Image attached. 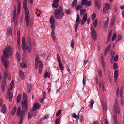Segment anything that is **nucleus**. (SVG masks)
Here are the masks:
<instances>
[{"mask_svg": "<svg viewBox=\"0 0 124 124\" xmlns=\"http://www.w3.org/2000/svg\"><path fill=\"white\" fill-rule=\"evenodd\" d=\"M3 56L5 58L9 57L11 55L12 48L11 46H9L6 48L3 52Z\"/></svg>", "mask_w": 124, "mask_h": 124, "instance_id": "4", "label": "nucleus"}, {"mask_svg": "<svg viewBox=\"0 0 124 124\" xmlns=\"http://www.w3.org/2000/svg\"><path fill=\"white\" fill-rule=\"evenodd\" d=\"M108 22L107 21H105L104 24V28L105 31H106V29L107 28L108 25Z\"/></svg>", "mask_w": 124, "mask_h": 124, "instance_id": "30", "label": "nucleus"}, {"mask_svg": "<svg viewBox=\"0 0 124 124\" xmlns=\"http://www.w3.org/2000/svg\"><path fill=\"white\" fill-rule=\"evenodd\" d=\"M21 67L22 68H24L27 67V65L26 63L22 62L20 63Z\"/></svg>", "mask_w": 124, "mask_h": 124, "instance_id": "28", "label": "nucleus"}, {"mask_svg": "<svg viewBox=\"0 0 124 124\" xmlns=\"http://www.w3.org/2000/svg\"><path fill=\"white\" fill-rule=\"evenodd\" d=\"M24 13L26 16L25 17V20L26 22V27L29 26V19L28 16L29 15V11L28 8H24Z\"/></svg>", "mask_w": 124, "mask_h": 124, "instance_id": "6", "label": "nucleus"}, {"mask_svg": "<svg viewBox=\"0 0 124 124\" xmlns=\"http://www.w3.org/2000/svg\"><path fill=\"white\" fill-rule=\"evenodd\" d=\"M98 23L97 20V19H95V20L93 22V25L95 27H96Z\"/></svg>", "mask_w": 124, "mask_h": 124, "instance_id": "43", "label": "nucleus"}, {"mask_svg": "<svg viewBox=\"0 0 124 124\" xmlns=\"http://www.w3.org/2000/svg\"><path fill=\"white\" fill-rule=\"evenodd\" d=\"M17 103H19L21 100V96L20 94H19L17 97Z\"/></svg>", "mask_w": 124, "mask_h": 124, "instance_id": "40", "label": "nucleus"}, {"mask_svg": "<svg viewBox=\"0 0 124 124\" xmlns=\"http://www.w3.org/2000/svg\"><path fill=\"white\" fill-rule=\"evenodd\" d=\"M43 68L42 63V62L39 61V71L40 74L42 73V71Z\"/></svg>", "mask_w": 124, "mask_h": 124, "instance_id": "14", "label": "nucleus"}, {"mask_svg": "<svg viewBox=\"0 0 124 124\" xmlns=\"http://www.w3.org/2000/svg\"><path fill=\"white\" fill-rule=\"evenodd\" d=\"M14 9L13 11V14H16V6L14 5Z\"/></svg>", "mask_w": 124, "mask_h": 124, "instance_id": "58", "label": "nucleus"}, {"mask_svg": "<svg viewBox=\"0 0 124 124\" xmlns=\"http://www.w3.org/2000/svg\"><path fill=\"white\" fill-rule=\"evenodd\" d=\"M8 76V73L7 72V71H5V74L4 75V78L5 79H6V77H7Z\"/></svg>", "mask_w": 124, "mask_h": 124, "instance_id": "60", "label": "nucleus"}, {"mask_svg": "<svg viewBox=\"0 0 124 124\" xmlns=\"http://www.w3.org/2000/svg\"><path fill=\"white\" fill-rule=\"evenodd\" d=\"M117 11V7L116 5H115L114 6V12L116 13Z\"/></svg>", "mask_w": 124, "mask_h": 124, "instance_id": "54", "label": "nucleus"}, {"mask_svg": "<svg viewBox=\"0 0 124 124\" xmlns=\"http://www.w3.org/2000/svg\"><path fill=\"white\" fill-rule=\"evenodd\" d=\"M26 48H27V49L28 51L30 53L31 52V44H29L28 46H26Z\"/></svg>", "mask_w": 124, "mask_h": 124, "instance_id": "34", "label": "nucleus"}, {"mask_svg": "<svg viewBox=\"0 0 124 124\" xmlns=\"http://www.w3.org/2000/svg\"><path fill=\"white\" fill-rule=\"evenodd\" d=\"M87 13H85L83 16L82 19L86 21L87 18Z\"/></svg>", "mask_w": 124, "mask_h": 124, "instance_id": "36", "label": "nucleus"}, {"mask_svg": "<svg viewBox=\"0 0 124 124\" xmlns=\"http://www.w3.org/2000/svg\"><path fill=\"white\" fill-rule=\"evenodd\" d=\"M61 110L60 109L56 113V116H58L61 114Z\"/></svg>", "mask_w": 124, "mask_h": 124, "instance_id": "52", "label": "nucleus"}, {"mask_svg": "<svg viewBox=\"0 0 124 124\" xmlns=\"http://www.w3.org/2000/svg\"><path fill=\"white\" fill-rule=\"evenodd\" d=\"M71 13V9H69L68 10H65V13L69 15Z\"/></svg>", "mask_w": 124, "mask_h": 124, "instance_id": "45", "label": "nucleus"}, {"mask_svg": "<svg viewBox=\"0 0 124 124\" xmlns=\"http://www.w3.org/2000/svg\"><path fill=\"white\" fill-rule=\"evenodd\" d=\"M115 20L114 18H113L111 19L110 22V27H112L113 26V25L114 24L115 22Z\"/></svg>", "mask_w": 124, "mask_h": 124, "instance_id": "22", "label": "nucleus"}, {"mask_svg": "<svg viewBox=\"0 0 124 124\" xmlns=\"http://www.w3.org/2000/svg\"><path fill=\"white\" fill-rule=\"evenodd\" d=\"M19 74L22 80H23L24 79V74L21 70L19 71Z\"/></svg>", "mask_w": 124, "mask_h": 124, "instance_id": "16", "label": "nucleus"}, {"mask_svg": "<svg viewBox=\"0 0 124 124\" xmlns=\"http://www.w3.org/2000/svg\"><path fill=\"white\" fill-rule=\"evenodd\" d=\"M17 38H20V32L19 30H18L17 31Z\"/></svg>", "mask_w": 124, "mask_h": 124, "instance_id": "63", "label": "nucleus"}, {"mask_svg": "<svg viewBox=\"0 0 124 124\" xmlns=\"http://www.w3.org/2000/svg\"><path fill=\"white\" fill-rule=\"evenodd\" d=\"M87 1V0H82L81 1V4L83 6L86 4V3Z\"/></svg>", "mask_w": 124, "mask_h": 124, "instance_id": "41", "label": "nucleus"}, {"mask_svg": "<svg viewBox=\"0 0 124 124\" xmlns=\"http://www.w3.org/2000/svg\"><path fill=\"white\" fill-rule=\"evenodd\" d=\"M15 56L17 61L19 62L20 61L21 59L20 55L18 52L16 53Z\"/></svg>", "mask_w": 124, "mask_h": 124, "instance_id": "19", "label": "nucleus"}, {"mask_svg": "<svg viewBox=\"0 0 124 124\" xmlns=\"http://www.w3.org/2000/svg\"><path fill=\"white\" fill-rule=\"evenodd\" d=\"M54 14L55 15V18L57 19H62L64 15L63 9L60 7H59L58 8L55 10Z\"/></svg>", "mask_w": 124, "mask_h": 124, "instance_id": "1", "label": "nucleus"}, {"mask_svg": "<svg viewBox=\"0 0 124 124\" xmlns=\"http://www.w3.org/2000/svg\"><path fill=\"white\" fill-rule=\"evenodd\" d=\"M119 87L117 88V90L116 92V94L117 96H119Z\"/></svg>", "mask_w": 124, "mask_h": 124, "instance_id": "57", "label": "nucleus"}, {"mask_svg": "<svg viewBox=\"0 0 124 124\" xmlns=\"http://www.w3.org/2000/svg\"><path fill=\"white\" fill-rule=\"evenodd\" d=\"M96 18V14L95 13H93L92 15V20L93 21Z\"/></svg>", "mask_w": 124, "mask_h": 124, "instance_id": "47", "label": "nucleus"}, {"mask_svg": "<svg viewBox=\"0 0 124 124\" xmlns=\"http://www.w3.org/2000/svg\"><path fill=\"white\" fill-rule=\"evenodd\" d=\"M38 66V58L36 57L35 59V69L36 70H37Z\"/></svg>", "mask_w": 124, "mask_h": 124, "instance_id": "25", "label": "nucleus"}, {"mask_svg": "<svg viewBox=\"0 0 124 124\" xmlns=\"http://www.w3.org/2000/svg\"><path fill=\"white\" fill-rule=\"evenodd\" d=\"M24 101H21L22 108L23 111H27L28 109V104L27 97L23 98Z\"/></svg>", "mask_w": 124, "mask_h": 124, "instance_id": "5", "label": "nucleus"}, {"mask_svg": "<svg viewBox=\"0 0 124 124\" xmlns=\"http://www.w3.org/2000/svg\"><path fill=\"white\" fill-rule=\"evenodd\" d=\"M116 35L115 33H114L112 36V41H113L115 40V38H116Z\"/></svg>", "mask_w": 124, "mask_h": 124, "instance_id": "50", "label": "nucleus"}, {"mask_svg": "<svg viewBox=\"0 0 124 124\" xmlns=\"http://www.w3.org/2000/svg\"><path fill=\"white\" fill-rule=\"evenodd\" d=\"M118 74V71L117 70H116L114 71V76L115 78H117Z\"/></svg>", "mask_w": 124, "mask_h": 124, "instance_id": "27", "label": "nucleus"}, {"mask_svg": "<svg viewBox=\"0 0 124 124\" xmlns=\"http://www.w3.org/2000/svg\"><path fill=\"white\" fill-rule=\"evenodd\" d=\"M33 20L32 19H31L29 22V25L31 27L33 26Z\"/></svg>", "mask_w": 124, "mask_h": 124, "instance_id": "44", "label": "nucleus"}, {"mask_svg": "<svg viewBox=\"0 0 124 124\" xmlns=\"http://www.w3.org/2000/svg\"><path fill=\"white\" fill-rule=\"evenodd\" d=\"M59 5L58 3L56 2L55 3L54 2H53V4L52 5V6L53 7L56 8L58 7Z\"/></svg>", "mask_w": 124, "mask_h": 124, "instance_id": "23", "label": "nucleus"}, {"mask_svg": "<svg viewBox=\"0 0 124 124\" xmlns=\"http://www.w3.org/2000/svg\"><path fill=\"white\" fill-rule=\"evenodd\" d=\"M90 108H93V105L94 103V101L93 100H91V101L90 102Z\"/></svg>", "mask_w": 124, "mask_h": 124, "instance_id": "38", "label": "nucleus"}, {"mask_svg": "<svg viewBox=\"0 0 124 124\" xmlns=\"http://www.w3.org/2000/svg\"><path fill=\"white\" fill-rule=\"evenodd\" d=\"M17 108L16 106H14V109L13 111L11 112V114L12 115H14L15 113L16 110Z\"/></svg>", "mask_w": 124, "mask_h": 124, "instance_id": "37", "label": "nucleus"}, {"mask_svg": "<svg viewBox=\"0 0 124 124\" xmlns=\"http://www.w3.org/2000/svg\"><path fill=\"white\" fill-rule=\"evenodd\" d=\"M27 112V111H23V110H22V112L21 108L20 107L18 108L16 113L17 116H20V120L19 124H22L24 118V116L26 114Z\"/></svg>", "mask_w": 124, "mask_h": 124, "instance_id": "2", "label": "nucleus"}, {"mask_svg": "<svg viewBox=\"0 0 124 124\" xmlns=\"http://www.w3.org/2000/svg\"><path fill=\"white\" fill-rule=\"evenodd\" d=\"M59 63V67L61 70H63V68L62 66V64L61 62Z\"/></svg>", "mask_w": 124, "mask_h": 124, "instance_id": "46", "label": "nucleus"}, {"mask_svg": "<svg viewBox=\"0 0 124 124\" xmlns=\"http://www.w3.org/2000/svg\"><path fill=\"white\" fill-rule=\"evenodd\" d=\"M33 113L32 110L28 112V118L29 119L32 116H33Z\"/></svg>", "mask_w": 124, "mask_h": 124, "instance_id": "24", "label": "nucleus"}, {"mask_svg": "<svg viewBox=\"0 0 124 124\" xmlns=\"http://www.w3.org/2000/svg\"><path fill=\"white\" fill-rule=\"evenodd\" d=\"M22 47L23 50L24 51L23 53V54L26 55V51L27 48L25 47V41L24 37H23L22 40Z\"/></svg>", "mask_w": 124, "mask_h": 124, "instance_id": "7", "label": "nucleus"}, {"mask_svg": "<svg viewBox=\"0 0 124 124\" xmlns=\"http://www.w3.org/2000/svg\"><path fill=\"white\" fill-rule=\"evenodd\" d=\"M77 0H74L71 4V7H72L74 8L77 5Z\"/></svg>", "mask_w": 124, "mask_h": 124, "instance_id": "21", "label": "nucleus"}, {"mask_svg": "<svg viewBox=\"0 0 124 124\" xmlns=\"http://www.w3.org/2000/svg\"><path fill=\"white\" fill-rule=\"evenodd\" d=\"M86 11V9H81L80 11V14L81 16L83 15Z\"/></svg>", "mask_w": 124, "mask_h": 124, "instance_id": "39", "label": "nucleus"}, {"mask_svg": "<svg viewBox=\"0 0 124 124\" xmlns=\"http://www.w3.org/2000/svg\"><path fill=\"white\" fill-rule=\"evenodd\" d=\"M55 19L53 16H52L50 18V23L51 24H53L55 22Z\"/></svg>", "mask_w": 124, "mask_h": 124, "instance_id": "20", "label": "nucleus"}, {"mask_svg": "<svg viewBox=\"0 0 124 124\" xmlns=\"http://www.w3.org/2000/svg\"><path fill=\"white\" fill-rule=\"evenodd\" d=\"M91 3L90 1H86L85 5L87 6H89L91 5Z\"/></svg>", "mask_w": 124, "mask_h": 124, "instance_id": "51", "label": "nucleus"}, {"mask_svg": "<svg viewBox=\"0 0 124 124\" xmlns=\"http://www.w3.org/2000/svg\"><path fill=\"white\" fill-rule=\"evenodd\" d=\"M123 88L122 87H121L120 88V96L122 98H123Z\"/></svg>", "mask_w": 124, "mask_h": 124, "instance_id": "42", "label": "nucleus"}, {"mask_svg": "<svg viewBox=\"0 0 124 124\" xmlns=\"http://www.w3.org/2000/svg\"><path fill=\"white\" fill-rule=\"evenodd\" d=\"M117 68V66L116 63H114V64L113 68L115 70Z\"/></svg>", "mask_w": 124, "mask_h": 124, "instance_id": "53", "label": "nucleus"}, {"mask_svg": "<svg viewBox=\"0 0 124 124\" xmlns=\"http://www.w3.org/2000/svg\"><path fill=\"white\" fill-rule=\"evenodd\" d=\"M27 88L28 89V91L30 92L31 90V84H28L27 85Z\"/></svg>", "mask_w": 124, "mask_h": 124, "instance_id": "29", "label": "nucleus"}, {"mask_svg": "<svg viewBox=\"0 0 124 124\" xmlns=\"http://www.w3.org/2000/svg\"><path fill=\"white\" fill-rule=\"evenodd\" d=\"M102 107L104 111H105L106 110L107 105L104 102H102Z\"/></svg>", "mask_w": 124, "mask_h": 124, "instance_id": "33", "label": "nucleus"}, {"mask_svg": "<svg viewBox=\"0 0 124 124\" xmlns=\"http://www.w3.org/2000/svg\"><path fill=\"white\" fill-rule=\"evenodd\" d=\"M55 26L54 23L52 24L51 25V28L52 30H54L55 29Z\"/></svg>", "mask_w": 124, "mask_h": 124, "instance_id": "64", "label": "nucleus"}, {"mask_svg": "<svg viewBox=\"0 0 124 124\" xmlns=\"http://www.w3.org/2000/svg\"><path fill=\"white\" fill-rule=\"evenodd\" d=\"M111 39V38L110 37H108L107 38V41H106V43L107 44H108L110 40Z\"/></svg>", "mask_w": 124, "mask_h": 124, "instance_id": "62", "label": "nucleus"}, {"mask_svg": "<svg viewBox=\"0 0 124 124\" xmlns=\"http://www.w3.org/2000/svg\"><path fill=\"white\" fill-rule=\"evenodd\" d=\"M71 44L72 47L73 48L74 46V42L73 39H72L71 41Z\"/></svg>", "mask_w": 124, "mask_h": 124, "instance_id": "56", "label": "nucleus"}, {"mask_svg": "<svg viewBox=\"0 0 124 124\" xmlns=\"http://www.w3.org/2000/svg\"><path fill=\"white\" fill-rule=\"evenodd\" d=\"M40 105L39 103H37L34 104L32 107V111H35L38 110L40 108Z\"/></svg>", "mask_w": 124, "mask_h": 124, "instance_id": "11", "label": "nucleus"}, {"mask_svg": "<svg viewBox=\"0 0 124 124\" xmlns=\"http://www.w3.org/2000/svg\"><path fill=\"white\" fill-rule=\"evenodd\" d=\"M1 60L3 65H4L5 67V68H7L8 67V65L9 63V62L8 61H6L4 59H3L2 57Z\"/></svg>", "mask_w": 124, "mask_h": 124, "instance_id": "13", "label": "nucleus"}, {"mask_svg": "<svg viewBox=\"0 0 124 124\" xmlns=\"http://www.w3.org/2000/svg\"><path fill=\"white\" fill-rule=\"evenodd\" d=\"M110 8V4L106 3L105 5V7H104L103 9V11L104 13H107L108 12V10Z\"/></svg>", "mask_w": 124, "mask_h": 124, "instance_id": "10", "label": "nucleus"}, {"mask_svg": "<svg viewBox=\"0 0 124 124\" xmlns=\"http://www.w3.org/2000/svg\"><path fill=\"white\" fill-rule=\"evenodd\" d=\"M57 59L59 63L61 62L60 58V56H59V54H57Z\"/></svg>", "mask_w": 124, "mask_h": 124, "instance_id": "59", "label": "nucleus"}, {"mask_svg": "<svg viewBox=\"0 0 124 124\" xmlns=\"http://www.w3.org/2000/svg\"><path fill=\"white\" fill-rule=\"evenodd\" d=\"M21 4L20 2L19 3L18 5L17 12L19 14L20 12Z\"/></svg>", "mask_w": 124, "mask_h": 124, "instance_id": "31", "label": "nucleus"}, {"mask_svg": "<svg viewBox=\"0 0 124 124\" xmlns=\"http://www.w3.org/2000/svg\"><path fill=\"white\" fill-rule=\"evenodd\" d=\"M90 29L92 37L93 39L95 40L96 39V32L95 31L94 27L92 25L91 26Z\"/></svg>", "mask_w": 124, "mask_h": 124, "instance_id": "9", "label": "nucleus"}, {"mask_svg": "<svg viewBox=\"0 0 124 124\" xmlns=\"http://www.w3.org/2000/svg\"><path fill=\"white\" fill-rule=\"evenodd\" d=\"M6 33L7 35L9 37H10L11 36L12 34L11 29L10 28H8L7 30Z\"/></svg>", "mask_w": 124, "mask_h": 124, "instance_id": "17", "label": "nucleus"}, {"mask_svg": "<svg viewBox=\"0 0 124 124\" xmlns=\"http://www.w3.org/2000/svg\"><path fill=\"white\" fill-rule=\"evenodd\" d=\"M83 7L81 5H78L75 8L78 11L80 9L83 8Z\"/></svg>", "mask_w": 124, "mask_h": 124, "instance_id": "26", "label": "nucleus"}, {"mask_svg": "<svg viewBox=\"0 0 124 124\" xmlns=\"http://www.w3.org/2000/svg\"><path fill=\"white\" fill-rule=\"evenodd\" d=\"M111 46V44H110L106 47L105 50H106V51L108 52L110 49Z\"/></svg>", "mask_w": 124, "mask_h": 124, "instance_id": "49", "label": "nucleus"}, {"mask_svg": "<svg viewBox=\"0 0 124 124\" xmlns=\"http://www.w3.org/2000/svg\"><path fill=\"white\" fill-rule=\"evenodd\" d=\"M113 110L114 111L116 112L115 115L116 114L117 115L116 112L118 114H119L120 109L118 104L116 101H115L114 106L113 107Z\"/></svg>", "mask_w": 124, "mask_h": 124, "instance_id": "8", "label": "nucleus"}, {"mask_svg": "<svg viewBox=\"0 0 124 124\" xmlns=\"http://www.w3.org/2000/svg\"><path fill=\"white\" fill-rule=\"evenodd\" d=\"M27 1H24L23 4V8H27Z\"/></svg>", "mask_w": 124, "mask_h": 124, "instance_id": "48", "label": "nucleus"}, {"mask_svg": "<svg viewBox=\"0 0 124 124\" xmlns=\"http://www.w3.org/2000/svg\"><path fill=\"white\" fill-rule=\"evenodd\" d=\"M122 36L120 34H119L116 40V42H117L119 41L122 38Z\"/></svg>", "mask_w": 124, "mask_h": 124, "instance_id": "32", "label": "nucleus"}, {"mask_svg": "<svg viewBox=\"0 0 124 124\" xmlns=\"http://www.w3.org/2000/svg\"><path fill=\"white\" fill-rule=\"evenodd\" d=\"M113 116L114 124H119V123L117 119V115L116 114V115H114Z\"/></svg>", "mask_w": 124, "mask_h": 124, "instance_id": "18", "label": "nucleus"}, {"mask_svg": "<svg viewBox=\"0 0 124 124\" xmlns=\"http://www.w3.org/2000/svg\"><path fill=\"white\" fill-rule=\"evenodd\" d=\"M1 107V112L4 114H5L7 111V108L6 105L4 104H3L2 106Z\"/></svg>", "mask_w": 124, "mask_h": 124, "instance_id": "12", "label": "nucleus"}, {"mask_svg": "<svg viewBox=\"0 0 124 124\" xmlns=\"http://www.w3.org/2000/svg\"><path fill=\"white\" fill-rule=\"evenodd\" d=\"M78 24L77 23H76L75 25V31L76 32L77 30V28L78 27Z\"/></svg>", "mask_w": 124, "mask_h": 124, "instance_id": "61", "label": "nucleus"}, {"mask_svg": "<svg viewBox=\"0 0 124 124\" xmlns=\"http://www.w3.org/2000/svg\"><path fill=\"white\" fill-rule=\"evenodd\" d=\"M94 3L95 7H98V8L100 9V1L99 0H95Z\"/></svg>", "mask_w": 124, "mask_h": 124, "instance_id": "15", "label": "nucleus"}, {"mask_svg": "<svg viewBox=\"0 0 124 124\" xmlns=\"http://www.w3.org/2000/svg\"><path fill=\"white\" fill-rule=\"evenodd\" d=\"M14 85V81L12 80L10 85L9 88L8 89L6 97L7 98H9V101H11L13 97V92L10 91L12 90Z\"/></svg>", "mask_w": 124, "mask_h": 124, "instance_id": "3", "label": "nucleus"}, {"mask_svg": "<svg viewBox=\"0 0 124 124\" xmlns=\"http://www.w3.org/2000/svg\"><path fill=\"white\" fill-rule=\"evenodd\" d=\"M5 85H1V89L3 92H4L5 91Z\"/></svg>", "mask_w": 124, "mask_h": 124, "instance_id": "55", "label": "nucleus"}, {"mask_svg": "<svg viewBox=\"0 0 124 124\" xmlns=\"http://www.w3.org/2000/svg\"><path fill=\"white\" fill-rule=\"evenodd\" d=\"M45 74L44 76V78H46L48 76V78H50V75L49 74H48V73L46 71H45Z\"/></svg>", "mask_w": 124, "mask_h": 124, "instance_id": "35", "label": "nucleus"}]
</instances>
